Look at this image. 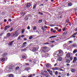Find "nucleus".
I'll list each match as a JSON object with an SVG mask.
<instances>
[{"label": "nucleus", "mask_w": 77, "mask_h": 77, "mask_svg": "<svg viewBox=\"0 0 77 77\" xmlns=\"http://www.w3.org/2000/svg\"><path fill=\"white\" fill-rule=\"evenodd\" d=\"M11 36V33H7V37H10V36Z\"/></svg>", "instance_id": "ddd939ff"}, {"label": "nucleus", "mask_w": 77, "mask_h": 77, "mask_svg": "<svg viewBox=\"0 0 77 77\" xmlns=\"http://www.w3.org/2000/svg\"><path fill=\"white\" fill-rule=\"evenodd\" d=\"M42 29H43V32H45V29L44 27H42Z\"/></svg>", "instance_id": "2f4dec72"}, {"label": "nucleus", "mask_w": 77, "mask_h": 77, "mask_svg": "<svg viewBox=\"0 0 77 77\" xmlns=\"http://www.w3.org/2000/svg\"><path fill=\"white\" fill-rule=\"evenodd\" d=\"M48 75V73H46V74H45V75Z\"/></svg>", "instance_id": "4d7b16f0"}, {"label": "nucleus", "mask_w": 77, "mask_h": 77, "mask_svg": "<svg viewBox=\"0 0 77 77\" xmlns=\"http://www.w3.org/2000/svg\"><path fill=\"white\" fill-rule=\"evenodd\" d=\"M22 58L24 59H26V57L25 56H23Z\"/></svg>", "instance_id": "7c9ffc66"}, {"label": "nucleus", "mask_w": 77, "mask_h": 77, "mask_svg": "<svg viewBox=\"0 0 77 77\" xmlns=\"http://www.w3.org/2000/svg\"><path fill=\"white\" fill-rule=\"evenodd\" d=\"M26 50H27V49H26V48H25L22 50V51H26Z\"/></svg>", "instance_id": "c9c22d12"}, {"label": "nucleus", "mask_w": 77, "mask_h": 77, "mask_svg": "<svg viewBox=\"0 0 77 77\" xmlns=\"http://www.w3.org/2000/svg\"><path fill=\"white\" fill-rule=\"evenodd\" d=\"M25 31V30H24V29H23L22 30V33H24Z\"/></svg>", "instance_id": "c756f323"}, {"label": "nucleus", "mask_w": 77, "mask_h": 77, "mask_svg": "<svg viewBox=\"0 0 77 77\" xmlns=\"http://www.w3.org/2000/svg\"><path fill=\"white\" fill-rule=\"evenodd\" d=\"M14 40H13V41L10 42L8 44L9 45L11 46V45L13 44V43H14Z\"/></svg>", "instance_id": "9d476101"}, {"label": "nucleus", "mask_w": 77, "mask_h": 77, "mask_svg": "<svg viewBox=\"0 0 77 77\" xmlns=\"http://www.w3.org/2000/svg\"><path fill=\"white\" fill-rule=\"evenodd\" d=\"M49 74H50V75H53V72H52V71H50L49 72Z\"/></svg>", "instance_id": "a878e982"}, {"label": "nucleus", "mask_w": 77, "mask_h": 77, "mask_svg": "<svg viewBox=\"0 0 77 77\" xmlns=\"http://www.w3.org/2000/svg\"><path fill=\"white\" fill-rule=\"evenodd\" d=\"M49 51L50 49H49V48L47 46H45L43 47V48L42 49V51L44 53L48 52Z\"/></svg>", "instance_id": "f03ea898"}, {"label": "nucleus", "mask_w": 77, "mask_h": 77, "mask_svg": "<svg viewBox=\"0 0 77 77\" xmlns=\"http://www.w3.org/2000/svg\"><path fill=\"white\" fill-rule=\"evenodd\" d=\"M10 27V26H6L4 28V30L6 31L8 29H9Z\"/></svg>", "instance_id": "1a4fd4ad"}, {"label": "nucleus", "mask_w": 77, "mask_h": 77, "mask_svg": "<svg viewBox=\"0 0 77 77\" xmlns=\"http://www.w3.org/2000/svg\"><path fill=\"white\" fill-rule=\"evenodd\" d=\"M77 57H75L74 58V59L73 61V63H75L76 62V61H77Z\"/></svg>", "instance_id": "0eeeda50"}, {"label": "nucleus", "mask_w": 77, "mask_h": 77, "mask_svg": "<svg viewBox=\"0 0 77 77\" xmlns=\"http://www.w3.org/2000/svg\"><path fill=\"white\" fill-rule=\"evenodd\" d=\"M31 6V4L30 3H28L27 4V5H26V7H27V8H29V7H30Z\"/></svg>", "instance_id": "2eb2a0df"}, {"label": "nucleus", "mask_w": 77, "mask_h": 77, "mask_svg": "<svg viewBox=\"0 0 77 77\" xmlns=\"http://www.w3.org/2000/svg\"><path fill=\"white\" fill-rule=\"evenodd\" d=\"M19 68H20V67L19 66H18V67H16L15 68L16 69H19Z\"/></svg>", "instance_id": "79ce46f5"}, {"label": "nucleus", "mask_w": 77, "mask_h": 77, "mask_svg": "<svg viewBox=\"0 0 77 77\" xmlns=\"http://www.w3.org/2000/svg\"><path fill=\"white\" fill-rule=\"evenodd\" d=\"M51 66V64H48L46 66L47 68H50Z\"/></svg>", "instance_id": "f8f14e48"}, {"label": "nucleus", "mask_w": 77, "mask_h": 77, "mask_svg": "<svg viewBox=\"0 0 77 77\" xmlns=\"http://www.w3.org/2000/svg\"><path fill=\"white\" fill-rule=\"evenodd\" d=\"M32 77V75H29L28 76V77Z\"/></svg>", "instance_id": "680f3d73"}, {"label": "nucleus", "mask_w": 77, "mask_h": 77, "mask_svg": "<svg viewBox=\"0 0 77 77\" xmlns=\"http://www.w3.org/2000/svg\"><path fill=\"white\" fill-rule=\"evenodd\" d=\"M8 21H10V22H11V19H9Z\"/></svg>", "instance_id": "5fc2aeb1"}, {"label": "nucleus", "mask_w": 77, "mask_h": 77, "mask_svg": "<svg viewBox=\"0 0 77 77\" xmlns=\"http://www.w3.org/2000/svg\"><path fill=\"white\" fill-rule=\"evenodd\" d=\"M58 74V72L56 71V72H55V75H57Z\"/></svg>", "instance_id": "de8ad7c7"}, {"label": "nucleus", "mask_w": 77, "mask_h": 77, "mask_svg": "<svg viewBox=\"0 0 77 77\" xmlns=\"http://www.w3.org/2000/svg\"><path fill=\"white\" fill-rule=\"evenodd\" d=\"M77 50L76 49H75L74 50V51H73V53H74V54H75L76 53H77Z\"/></svg>", "instance_id": "aec40b11"}, {"label": "nucleus", "mask_w": 77, "mask_h": 77, "mask_svg": "<svg viewBox=\"0 0 77 77\" xmlns=\"http://www.w3.org/2000/svg\"><path fill=\"white\" fill-rule=\"evenodd\" d=\"M49 55V54H48L46 53L45 54L43 55H42V56H43V57H48Z\"/></svg>", "instance_id": "6e6552de"}, {"label": "nucleus", "mask_w": 77, "mask_h": 77, "mask_svg": "<svg viewBox=\"0 0 77 77\" xmlns=\"http://www.w3.org/2000/svg\"><path fill=\"white\" fill-rule=\"evenodd\" d=\"M26 70H29L30 69V68L29 67H26L25 68Z\"/></svg>", "instance_id": "f704fd0d"}, {"label": "nucleus", "mask_w": 77, "mask_h": 77, "mask_svg": "<svg viewBox=\"0 0 77 77\" xmlns=\"http://www.w3.org/2000/svg\"><path fill=\"white\" fill-rule=\"evenodd\" d=\"M32 51L33 52H36L37 51V49L35 47H33L32 48Z\"/></svg>", "instance_id": "423d86ee"}, {"label": "nucleus", "mask_w": 77, "mask_h": 77, "mask_svg": "<svg viewBox=\"0 0 77 77\" xmlns=\"http://www.w3.org/2000/svg\"><path fill=\"white\" fill-rule=\"evenodd\" d=\"M74 71H75L74 69H72V70H71V71H72V72H74Z\"/></svg>", "instance_id": "8fccbe9b"}, {"label": "nucleus", "mask_w": 77, "mask_h": 77, "mask_svg": "<svg viewBox=\"0 0 77 77\" xmlns=\"http://www.w3.org/2000/svg\"><path fill=\"white\" fill-rule=\"evenodd\" d=\"M54 29H51V32H53V30H54Z\"/></svg>", "instance_id": "864d4df0"}, {"label": "nucleus", "mask_w": 77, "mask_h": 77, "mask_svg": "<svg viewBox=\"0 0 77 77\" xmlns=\"http://www.w3.org/2000/svg\"><path fill=\"white\" fill-rule=\"evenodd\" d=\"M63 52L62 50H59L56 52V54H54V55L57 58H58L59 57H61L63 55Z\"/></svg>", "instance_id": "f257e3e1"}, {"label": "nucleus", "mask_w": 77, "mask_h": 77, "mask_svg": "<svg viewBox=\"0 0 77 77\" xmlns=\"http://www.w3.org/2000/svg\"><path fill=\"white\" fill-rule=\"evenodd\" d=\"M41 74L43 75H45V74L44 72H42Z\"/></svg>", "instance_id": "603ef678"}, {"label": "nucleus", "mask_w": 77, "mask_h": 77, "mask_svg": "<svg viewBox=\"0 0 77 77\" xmlns=\"http://www.w3.org/2000/svg\"><path fill=\"white\" fill-rule=\"evenodd\" d=\"M25 20H28L29 18H28V17H26L25 18Z\"/></svg>", "instance_id": "49530a36"}, {"label": "nucleus", "mask_w": 77, "mask_h": 77, "mask_svg": "<svg viewBox=\"0 0 77 77\" xmlns=\"http://www.w3.org/2000/svg\"><path fill=\"white\" fill-rule=\"evenodd\" d=\"M66 76H69V73H67L66 74Z\"/></svg>", "instance_id": "09e8293b"}, {"label": "nucleus", "mask_w": 77, "mask_h": 77, "mask_svg": "<svg viewBox=\"0 0 77 77\" xmlns=\"http://www.w3.org/2000/svg\"><path fill=\"white\" fill-rule=\"evenodd\" d=\"M42 22V20H40L38 21V23H41Z\"/></svg>", "instance_id": "c85d7f7f"}, {"label": "nucleus", "mask_w": 77, "mask_h": 77, "mask_svg": "<svg viewBox=\"0 0 77 77\" xmlns=\"http://www.w3.org/2000/svg\"><path fill=\"white\" fill-rule=\"evenodd\" d=\"M21 39V37L20 36H19L17 38V40H20Z\"/></svg>", "instance_id": "c03bdc74"}, {"label": "nucleus", "mask_w": 77, "mask_h": 77, "mask_svg": "<svg viewBox=\"0 0 77 77\" xmlns=\"http://www.w3.org/2000/svg\"><path fill=\"white\" fill-rule=\"evenodd\" d=\"M4 22H6V21H7V20H6V19H4Z\"/></svg>", "instance_id": "0e129e2a"}, {"label": "nucleus", "mask_w": 77, "mask_h": 77, "mask_svg": "<svg viewBox=\"0 0 77 77\" xmlns=\"http://www.w3.org/2000/svg\"><path fill=\"white\" fill-rule=\"evenodd\" d=\"M13 69V66L12 65L7 66L6 67V69L7 71H11L12 69Z\"/></svg>", "instance_id": "7ed1b4c3"}, {"label": "nucleus", "mask_w": 77, "mask_h": 77, "mask_svg": "<svg viewBox=\"0 0 77 77\" xmlns=\"http://www.w3.org/2000/svg\"><path fill=\"white\" fill-rule=\"evenodd\" d=\"M56 37H57V35H52L49 37V39L53 38H56Z\"/></svg>", "instance_id": "4468645a"}, {"label": "nucleus", "mask_w": 77, "mask_h": 77, "mask_svg": "<svg viewBox=\"0 0 77 77\" xmlns=\"http://www.w3.org/2000/svg\"><path fill=\"white\" fill-rule=\"evenodd\" d=\"M51 61L52 62H54V61H55L53 59H51Z\"/></svg>", "instance_id": "e433bc0d"}, {"label": "nucleus", "mask_w": 77, "mask_h": 77, "mask_svg": "<svg viewBox=\"0 0 77 77\" xmlns=\"http://www.w3.org/2000/svg\"><path fill=\"white\" fill-rule=\"evenodd\" d=\"M14 77V75L12 74H10L9 75V77Z\"/></svg>", "instance_id": "cd10ccee"}, {"label": "nucleus", "mask_w": 77, "mask_h": 77, "mask_svg": "<svg viewBox=\"0 0 77 77\" xmlns=\"http://www.w3.org/2000/svg\"><path fill=\"white\" fill-rule=\"evenodd\" d=\"M0 60L1 62H5V58H0Z\"/></svg>", "instance_id": "9b49d317"}, {"label": "nucleus", "mask_w": 77, "mask_h": 77, "mask_svg": "<svg viewBox=\"0 0 77 77\" xmlns=\"http://www.w3.org/2000/svg\"><path fill=\"white\" fill-rule=\"evenodd\" d=\"M33 38V36H31L29 38V39H32V38Z\"/></svg>", "instance_id": "ea45409f"}, {"label": "nucleus", "mask_w": 77, "mask_h": 77, "mask_svg": "<svg viewBox=\"0 0 77 77\" xmlns=\"http://www.w3.org/2000/svg\"><path fill=\"white\" fill-rule=\"evenodd\" d=\"M67 43L68 45L71 44H72V41H70L68 42Z\"/></svg>", "instance_id": "f3484780"}, {"label": "nucleus", "mask_w": 77, "mask_h": 77, "mask_svg": "<svg viewBox=\"0 0 77 77\" xmlns=\"http://www.w3.org/2000/svg\"><path fill=\"white\" fill-rule=\"evenodd\" d=\"M75 32H77V27L75 29Z\"/></svg>", "instance_id": "338daca9"}, {"label": "nucleus", "mask_w": 77, "mask_h": 77, "mask_svg": "<svg viewBox=\"0 0 77 77\" xmlns=\"http://www.w3.org/2000/svg\"><path fill=\"white\" fill-rule=\"evenodd\" d=\"M66 33H67V32H64L63 35H66Z\"/></svg>", "instance_id": "a19ab883"}, {"label": "nucleus", "mask_w": 77, "mask_h": 77, "mask_svg": "<svg viewBox=\"0 0 77 77\" xmlns=\"http://www.w3.org/2000/svg\"><path fill=\"white\" fill-rule=\"evenodd\" d=\"M32 28L33 30H35L36 29V26H34L32 27Z\"/></svg>", "instance_id": "412c9836"}, {"label": "nucleus", "mask_w": 77, "mask_h": 77, "mask_svg": "<svg viewBox=\"0 0 77 77\" xmlns=\"http://www.w3.org/2000/svg\"><path fill=\"white\" fill-rule=\"evenodd\" d=\"M58 60L60 61H62V58L61 57H59L58 58Z\"/></svg>", "instance_id": "a211bd4d"}, {"label": "nucleus", "mask_w": 77, "mask_h": 77, "mask_svg": "<svg viewBox=\"0 0 77 77\" xmlns=\"http://www.w3.org/2000/svg\"><path fill=\"white\" fill-rule=\"evenodd\" d=\"M14 30V29H13V28H11V29L9 30V32H12Z\"/></svg>", "instance_id": "b1692460"}, {"label": "nucleus", "mask_w": 77, "mask_h": 77, "mask_svg": "<svg viewBox=\"0 0 77 77\" xmlns=\"http://www.w3.org/2000/svg\"><path fill=\"white\" fill-rule=\"evenodd\" d=\"M56 70H60V68L57 67H56Z\"/></svg>", "instance_id": "58836bf2"}, {"label": "nucleus", "mask_w": 77, "mask_h": 77, "mask_svg": "<svg viewBox=\"0 0 77 77\" xmlns=\"http://www.w3.org/2000/svg\"><path fill=\"white\" fill-rule=\"evenodd\" d=\"M69 26H71V23L70 22L69 23Z\"/></svg>", "instance_id": "774afa93"}, {"label": "nucleus", "mask_w": 77, "mask_h": 77, "mask_svg": "<svg viewBox=\"0 0 77 77\" xmlns=\"http://www.w3.org/2000/svg\"><path fill=\"white\" fill-rule=\"evenodd\" d=\"M23 37H24V35H22L20 36V37H21V38H23Z\"/></svg>", "instance_id": "3c124183"}, {"label": "nucleus", "mask_w": 77, "mask_h": 77, "mask_svg": "<svg viewBox=\"0 0 77 77\" xmlns=\"http://www.w3.org/2000/svg\"><path fill=\"white\" fill-rule=\"evenodd\" d=\"M72 46H73V47H76L77 46V45L76 44H74L72 45Z\"/></svg>", "instance_id": "473e14b6"}, {"label": "nucleus", "mask_w": 77, "mask_h": 77, "mask_svg": "<svg viewBox=\"0 0 77 77\" xmlns=\"http://www.w3.org/2000/svg\"><path fill=\"white\" fill-rule=\"evenodd\" d=\"M55 29H56V30H57L59 29V28H58L57 27H55Z\"/></svg>", "instance_id": "6e6d98bb"}, {"label": "nucleus", "mask_w": 77, "mask_h": 77, "mask_svg": "<svg viewBox=\"0 0 77 77\" xmlns=\"http://www.w3.org/2000/svg\"><path fill=\"white\" fill-rule=\"evenodd\" d=\"M66 62L67 63H70V60L67 59L66 60Z\"/></svg>", "instance_id": "6ab92c4d"}, {"label": "nucleus", "mask_w": 77, "mask_h": 77, "mask_svg": "<svg viewBox=\"0 0 77 77\" xmlns=\"http://www.w3.org/2000/svg\"><path fill=\"white\" fill-rule=\"evenodd\" d=\"M55 42V41H51L50 42Z\"/></svg>", "instance_id": "e2e57ef3"}, {"label": "nucleus", "mask_w": 77, "mask_h": 77, "mask_svg": "<svg viewBox=\"0 0 77 77\" xmlns=\"http://www.w3.org/2000/svg\"><path fill=\"white\" fill-rule=\"evenodd\" d=\"M69 19H67L66 21L67 23H68V22H69Z\"/></svg>", "instance_id": "052dcab7"}, {"label": "nucleus", "mask_w": 77, "mask_h": 77, "mask_svg": "<svg viewBox=\"0 0 77 77\" xmlns=\"http://www.w3.org/2000/svg\"><path fill=\"white\" fill-rule=\"evenodd\" d=\"M19 34L17 32V31H15L13 34V37H14V38H15V37H17L18 36Z\"/></svg>", "instance_id": "20e7f679"}, {"label": "nucleus", "mask_w": 77, "mask_h": 77, "mask_svg": "<svg viewBox=\"0 0 77 77\" xmlns=\"http://www.w3.org/2000/svg\"><path fill=\"white\" fill-rule=\"evenodd\" d=\"M72 54V53H69L66 54V55L65 58H66V57L68 58L70 57Z\"/></svg>", "instance_id": "39448f33"}, {"label": "nucleus", "mask_w": 77, "mask_h": 77, "mask_svg": "<svg viewBox=\"0 0 77 77\" xmlns=\"http://www.w3.org/2000/svg\"><path fill=\"white\" fill-rule=\"evenodd\" d=\"M72 5V3L70 2L68 3V6H71Z\"/></svg>", "instance_id": "393cba45"}, {"label": "nucleus", "mask_w": 77, "mask_h": 77, "mask_svg": "<svg viewBox=\"0 0 77 77\" xmlns=\"http://www.w3.org/2000/svg\"><path fill=\"white\" fill-rule=\"evenodd\" d=\"M52 69L53 70H56V67L52 68Z\"/></svg>", "instance_id": "4c0bfd02"}, {"label": "nucleus", "mask_w": 77, "mask_h": 77, "mask_svg": "<svg viewBox=\"0 0 77 77\" xmlns=\"http://www.w3.org/2000/svg\"><path fill=\"white\" fill-rule=\"evenodd\" d=\"M27 29H28V30L30 29V27L29 26H28Z\"/></svg>", "instance_id": "69168bd1"}, {"label": "nucleus", "mask_w": 77, "mask_h": 77, "mask_svg": "<svg viewBox=\"0 0 77 77\" xmlns=\"http://www.w3.org/2000/svg\"><path fill=\"white\" fill-rule=\"evenodd\" d=\"M25 65H27V66H29V64L28 63H25Z\"/></svg>", "instance_id": "37998d69"}, {"label": "nucleus", "mask_w": 77, "mask_h": 77, "mask_svg": "<svg viewBox=\"0 0 77 77\" xmlns=\"http://www.w3.org/2000/svg\"><path fill=\"white\" fill-rule=\"evenodd\" d=\"M26 44H27L26 42H24L23 43V45H24V47H26V45H25Z\"/></svg>", "instance_id": "bb28decb"}, {"label": "nucleus", "mask_w": 77, "mask_h": 77, "mask_svg": "<svg viewBox=\"0 0 77 77\" xmlns=\"http://www.w3.org/2000/svg\"><path fill=\"white\" fill-rule=\"evenodd\" d=\"M38 14H39L40 15H43V13L42 12H38Z\"/></svg>", "instance_id": "72a5a7b5"}, {"label": "nucleus", "mask_w": 77, "mask_h": 77, "mask_svg": "<svg viewBox=\"0 0 77 77\" xmlns=\"http://www.w3.org/2000/svg\"><path fill=\"white\" fill-rule=\"evenodd\" d=\"M7 55H8V54H7V53H5L4 54L2 55V57H5V56H7Z\"/></svg>", "instance_id": "dca6fc26"}, {"label": "nucleus", "mask_w": 77, "mask_h": 77, "mask_svg": "<svg viewBox=\"0 0 77 77\" xmlns=\"http://www.w3.org/2000/svg\"><path fill=\"white\" fill-rule=\"evenodd\" d=\"M56 31V30H54V31H53L52 32H53V33H55Z\"/></svg>", "instance_id": "13d9d810"}, {"label": "nucleus", "mask_w": 77, "mask_h": 77, "mask_svg": "<svg viewBox=\"0 0 77 77\" xmlns=\"http://www.w3.org/2000/svg\"><path fill=\"white\" fill-rule=\"evenodd\" d=\"M75 35V33H74V34H73L71 36V37H72V38H75V36L74 35Z\"/></svg>", "instance_id": "5701e85b"}, {"label": "nucleus", "mask_w": 77, "mask_h": 77, "mask_svg": "<svg viewBox=\"0 0 77 77\" xmlns=\"http://www.w3.org/2000/svg\"><path fill=\"white\" fill-rule=\"evenodd\" d=\"M44 27H45V28H46V29H47V28H48V27H47V26H45Z\"/></svg>", "instance_id": "bf43d9fd"}, {"label": "nucleus", "mask_w": 77, "mask_h": 77, "mask_svg": "<svg viewBox=\"0 0 77 77\" xmlns=\"http://www.w3.org/2000/svg\"><path fill=\"white\" fill-rule=\"evenodd\" d=\"M69 59L70 60V61H72L73 59V57H69Z\"/></svg>", "instance_id": "4be33fe9"}, {"label": "nucleus", "mask_w": 77, "mask_h": 77, "mask_svg": "<svg viewBox=\"0 0 77 77\" xmlns=\"http://www.w3.org/2000/svg\"><path fill=\"white\" fill-rule=\"evenodd\" d=\"M61 30H62L61 29H59V30H58V32H61Z\"/></svg>", "instance_id": "a18cd8bd"}]
</instances>
